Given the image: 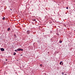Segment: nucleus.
Segmentation results:
<instances>
[{"mask_svg": "<svg viewBox=\"0 0 75 75\" xmlns=\"http://www.w3.org/2000/svg\"><path fill=\"white\" fill-rule=\"evenodd\" d=\"M17 51H23V49L19 48L17 49L16 50H15V51H16V52H17Z\"/></svg>", "mask_w": 75, "mask_h": 75, "instance_id": "1", "label": "nucleus"}, {"mask_svg": "<svg viewBox=\"0 0 75 75\" xmlns=\"http://www.w3.org/2000/svg\"><path fill=\"white\" fill-rule=\"evenodd\" d=\"M30 30H27V34H30Z\"/></svg>", "mask_w": 75, "mask_h": 75, "instance_id": "2", "label": "nucleus"}, {"mask_svg": "<svg viewBox=\"0 0 75 75\" xmlns=\"http://www.w3.org/2000/svg\"><path fill=\"white\" fill-rule=\"evenodd\" d=\"M1 51H4V49L3 48H1Z\"/></svg>", "mask_w": 75, "mask_h": 75, "instance_id": "3", "label": "nucleus"}, {"mask_svg": "<svg viewBox=\"0 0 75 75\" xmlns=\"http://www.w3.org/2000/svg\"><path fill=\"white\" fill-rule=\"evenodd\" d=\"M8 31H9V30H10V28H8V30H7Z\"/></svg>", "mask_w": 75, "mask_h": 75, "instance_id": "4", "label": "nucleus"}, {"mask_svg": "<svg viewBox=\"0 0 75 75\" xmlns=\"http://www.w3.org/2000/svg\"><path fill=\"white\" fill-rule=\"evenodd\" d=\"M62 40H60L59 41V43H62Z\"/></svg>", "mask_w": 75, "mask_h": 75, "instance_id": "5", "label": "nucleus"}, {"mask_svg": "<svg viewBox=\"0 0 75 75\" xmlns=\"http://www.w3.org/2000/svg\"><path fill=\"white\" fill-rule=\"evenodd\" d=\"M62 62H61L59 63L60 65H61V64H62Z\"/></svg>", "mask_w": 75, "mask_h": 75, "instance_id": "6", "label": "nucleus"}, {"mask_svg": "<svg viewBox=\"0 0 75 75\" xmlns=\"http://www.w3.org/2000/svg\"><path fill=\"white\" fill-rule=\"evenodd\" d=\"M14 53L13 54V55H16V53L14 52Z\"/></svg>", "mask_w": 75, "mask_h": 75, "instance_id": "7", "label": "nucleus"}, {"mask_svg": "<svg viewBox=\"0 0 75 75\" xmlns=\"http://www.w3.org/2000/svg\"><path fill=\"white\" fill-rule=\"evenodd\" d=\"M62 75H64V72H62Z\"/></svg>", "mask_w": 75, "mask_h": 75, "instance_id": "8", "label": "nucleus"}, {"mask_svg": "<svg viewBox=\"0 0 75 75\" xmlns=\"http://www.w3.org/2000/svg\"><path fill=\"white\" fill-rule=\"evenodd\" d=\"M32 20L33 21H35L36 20H35V19H33Z\"/></svg>", "mask_w": 75, "mask_h": 75, "instance_id": "9", "label": "nucleus"}, {"mask_svg": "<svg viewBox=\"0 0 75 75\" xmlns=\"http://www.w3.org/2000/svg\"><path fill=\"white\" fill-rule=\"evenodd\" d=\"M4 19H5V17H4L3 18H2V19L3 20H4Z\"/></svg>", "mask_w": 75, "mask_h": 75, "instance_id": "10", "label": "nucleus"}, {"mask_svg": "<svg viewBox=\"0 0 75 75\" xmlns=\"http://www.w3.org/2000/svg\"><path fill=\"white\" fill-rule=\"evenodd\" d=\"M14 36L16 38H17V36L16 35H14Z\"/></svg>", "mask_w": 75, "mask_h": 75, "instance_id": "11", "label": "nucleus"}, {"mask_svg": "<svg viewBox=\"0 0 75 75\" xmlns=\"http://www.w3.org/2000/svg\"><path fill=\"white\" fill-rule=\"evenodd\" d=\"M66 9H68V7H66Z\"/></svg>", "mask_w": 75, "mask_h": 75, "instance_id": "12", "label": "nucleus"}, {"mask_svg": "<svg viewBox=\"0 0 75 75\" xmlns=\"http://www.w3.org/2000/svg\"><path fill=\"white\" fill-rule=\"evenodd\" d=\"M40 66H41V67H42V64H41L40 65Z\"/></svg>", "mask_w": 75, "mask_h": 75, "instance_id": "13", "label": "nucleus"}, {"mask_svg": "<svg viewBox=\"0 0 75 75\" xmlns=\"http://www.w3.org/2000/svg\"><path fill=\"white\" fill-rule=\"evenodd\" d=\"M10 10H11V11H12V9H11V8H10Z\"/></svg>", "mask_w": 75, "mask_h": 75, "instance_id": "14", "label": "nucleus"}, {"mask_svg": "<svg viewBox=\"0 0 75 75\" xmlns=\"http://www.w3.org/2000/svg\"><path fill=\"white\" fill-rule=\"evenodd\" d=\"M63 64H64L62 63V65H63Z\"/></svg>", "mask_w": 75, "mask_h": 75, "instance_id": "15", "label": "nucleus"}, {"mask_svg": "<svg viewBox=\"0 0 75 75\" xmlns=\"http://www.w3.org/2000/svg\"><path fill=\"white\" fill-rule=\"evenodd\" d=\"M6 61H7V59H6Z\"/></svg>", "mask_w": 75, "mask_h": 75, "instance_id": "16", "label": "nucleus"}, {"mask_svg": "<svg viewBox=\"0 0 75 75\" xmlns=\"http://www.w3.org/2000/svg\"><path fill=\"white\" fill-rule=\"evenodd\" d=\"M22 55H22V54H21V56H22Z\"/></svg>", "mask_w": 75, "mask_h": 75, "instance_id": "17", "label": "nucleus"}]
</instances>
